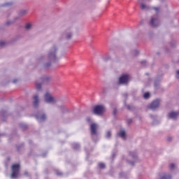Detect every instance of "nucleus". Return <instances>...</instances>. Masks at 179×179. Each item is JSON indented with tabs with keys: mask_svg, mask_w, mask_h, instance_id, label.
I'll return each instance as SVG.
<instances>
[{
	"mask_svg": "<svg viewBox=\"0 0 179 179\" xmlns=\"http://www.w3.org/2000/svg\"><path fill=\"white\" fill-rule=\"evenodd\" d=\"M57 52H58V45H54L48 50L47 56H41L38 61L43 64V68H50L52 62L59 61V59L57 57Z\"/></svg>",
	"mask_w": 179,
	"mask_h": 179,
	"instance_id": "obj_1",
	"label": "nucleus"
},
{
	"mask_svg": "<svg viewBox=\"0 0 179 179\" xmlns=\"http://www.w3.org/2000/svg\"><path fill=\"white\" fill-rule=\"evenodd\" d=\"M50 76H44L40 79V82L36 81V89L38 92L41 90V85H47L50 82Z\"/></svg>",
	"mask_w": 179,
	"mask_h": 179,
	"instance_id": "obj_2",
	"label": "nucleus"
},
{
	"mask_svg": "<svg viewBox=\"0 0 179 179\" xmlns=\"http://www.w3.org/2000/svg\"><path fill=\"white\" fill-rule=\"evenodd\" d=\"M20 171V165L19 164H15L12 166L11 178L15 179L19 177V173Z\"/></svg>",
	"mask_w": 179,
	"mask_h": 179,
	"instance_id": "obj_3",
	"label": "nucleus"
},
{
	"mask_svg": "<svg viewBox=\"0 0 179 179\" xmlns=\"http://www.w3.org/2000/svg\"><path fill=\"white\" fill-rule=\"evenodd\" d=\"M106 111V107L103 105H96L93 108V113L96 115H101Z\"/></svg>",
	"mask_w": 179,
	"mask_h": 179,
	"instance_id": "obj_4",
	"label": "nucleus"
},
{
	"mask_svg": "<svg viewBox=\"0 0 179 179\" xmlns=\"http://www.w3.org/2000/svg\"><path fill=\"white\" fill-rule=\"evenodd\" d=\"M97 128H99V126L96 124L95 123L91 124L90 125L91 136L94 142H96V141H97L94 139V136L95 138H97Z\"/></svg>",
	"mask_w": 179,
	"mask_h": 179,
	"instance_id": "obj_5",
	"label": "nucleus"
},
{
	"mask_svg": "<svg viewBox=\"0 0 179 179\" xmlns=\"http://www.w3.org/2000/svg\"><path fill=\"white\" fill-rule=\"evenodd\" d=\"M129 159H132V161L127 159V162L131 166H134L135 162L138 160V155L136 152H130L129 154Z\"/></svg>",
	"mask_w": 179,
	"mask_h": 179,
	"instance_id": "obj_6",
	"label": "nucleus"
},
{
	"mask_svg": "<svg viewBox=\"0 0 179 179\" xmlns=\"http://www.w3.org/2000/svg\"><path fill=\"white\" fill-rule=\"evenodd\" d=\"M44 98L45 103H48L49 104H55V103H57V100L54 97H52L51 94H50L49 92H46L45 94Z\"/></svg>",
	"mask_w": 179,
	"mask_h": 179,
	"instance_id": "obj_7",
	"label": "nucleus"
},
{
	"mask_svg": "<svg viewBox=\"0 0 179 179\" xmlns=\"http://www.w3.org/2000/svg\"><path fill=\"white\" fill-rule=\"evenodd\" d=\"M150 24V26H152V27H157V26H159L160 20H159L157 16H153L151 17Z\"/></svg>",
	"mask_w": 179,
	"mask_h": 179,
	"instance_id": "obj_8",
	"label": "nucleus"
},
{
	"mask_svg": "<svg viewBox=\"0 0 179 179\" xmlns=\"http://www.w3.org/2000/svg\"><path fill=\"white\" fill-rule=\"evenodd\" d=\"M128 80H129V75H122L119 78V85H127V83H128Z\"/></svg>",
	"mask_w": 179,
	"mask_h": 179,
	"instance_id": "obj_9",
	"label": "nucleus"
},
{
	"mask_svg": "<svg viewBox=\"0 0 179 179\" xmlns=\"http://www.w3.org/2000/svg\"><path fill=\"white\" fill-rule=\"evenodd\" d=\"M160 106V101L159 99H156L153 101L151 104L150 105V110H155Z\"/></svg>",
	"mask_w": 179,
	"mask_h": 179,
	"instance_id": "obj_10",
	"label": "nucleus"
},
{
	"mask_svg": "<svg viewBox=\"0 0 179 179\" xmlns=\"http://www.w3.org/2000/svg\"><path fill=\"white\" fill-rule=\"evenodd\" d=\"M63 36L65 38H66V40H71L73 36L72 31H71V29L66 30Z\"/></svg>",
	"mask_w": 179,
	"mask_h": 179,
	"instance_id": "obj_11",
	"label": "nucleus"
},
{
	"mask_svg": "<svg viewBox=\"0 0 179 179\" xmlns=\"http://www.w3.org/2000/svg\"><path fill=\"white\" fill-rule=\"evenodd\" d=\"M33 106L34 108H37L38 107V103H40V99H38V95H34L33 97Z\"/></svg>",
	"mask_w": 179,
	"mask_h": 179,
	"instance_id": "obj_12",
	"label": "nucleus"
},
{
	"mask_svg": "<svg viewBox=\"0 0 179 179\" xmlns=\"http://www.w3.org/2000/svg\"><path fill=\"white\" fill-rule=\"evenodd\" d=\"M35 117L38 122H43V121H45V114H38L36 115Z\"/></svg>",
	"mask_w": 179,
	"mask_h": 179,
	"instance_id": "obj_13",
	"label": "nucleus"
},
{
	"mask_svg": "<svg viewBox=\"0 0 179 179\" xmlns=\"http://www.w3.org/2000/svg\"><path fill=\"white\" fill-rule=\"evenodd\" d=\"M178 115H179L178 112L172 111L169 113L168 117H169V118H171L172 120H176V118H177L178 117Z\"/></svg>",
	"mask_w": 179,
	"mask_h": 179,
	"instance_id": "obj_14",
	"label": "nucleus"
},
{
	"mask_svg": "<svg viewBox=\"0 0 179 179\" xmlns=\"http://www.w3.org/2000/svg\"><path fill=\"white\" fill-rule=\"evenodd\" d=\"M101 58L104 61V62H107V61H110V59H111V57L108 53H106L104 55H103Z\"/></svg>",
	"mask_w": 179,
	"mask_h": 179,
	"instance_id": "obj_15",
	"label": "nucleus"
},
{
	"mask_svg": "<svg viewBox=\"0 0 179 179\" xmlns=\"http://www.w3.org/2000/svg\"><path fill=\"white\" fill-rule=\"evenodd\" d=\"M159 179H171V175L168 174V173H162L160 176Z\"/></svg>",
	"mask_w": 179,
	"mask_h": 179,
	"instance_id": "obj_16",
	"label": "nucleus"
},
{
	"mask_svg": "<svg viewBox=\"0 0 179 179\" xmlns=\"http://www.w3.org/2000/svg\"><path fill=\"white\" fill-rule=\"evenodd\" d=\"M119 136L122 138V139H127V134L124 130H120V131L118 134Z\"/></svg>",
	"mask_w": 179,
	"mask_h": 179,
	"instance_id": "obj_17",
	"label": "nucleus"
},
{
	"mask_svg": "<svg viewBox=\"0 0 179 179\" xmlns=\"http://www.w3.org/2000/svg\"><path fill=\"white\" fill-rule=\"evenodd\" d=\"M141 9H142V10H145V9L146 10H148L149 9V6L145 5V3H141Z\"/></svg>",
	"mask_w": 179,
	"mask_h": 179,
	"instance_id": "obj_18",
	"label": "nucleus"
},
{
	"mask_svg": "<svg viewBox=\"0 0 179 179\" xmlns=\"http://www.w3.org/2000/svg\"><path fill=\"white\" fill-rule=\"evenodd\" d=\"M25 29L26 30H31V29H33V24H31V23H27L25 25Z\"/></svg>",
	"mask_w": 179,
	"mask_h": 179,
	"instance_id": "obj_19",
	"label": "nucleus"
},
{
	"mask_svg": "<svg viewBox=\"0 0 179 179\" xmlns=\"http://www.w3.org/2000/svg\"><path fill=\"white\" fill-rule=\"evenodd\" d=\"M80 148V145L78 143H73V148L75 150H78Z\"/></svg>",
	"mask_w": 179,
	"mask_h": 179,
	"instance_id": "obj_20",
	"label": "nucleus"
},
{
	"mask_svg": "<svg viewBox=\"0 0 179 179\" xmlns=\"http://www.w3.org/2000/svg\"><path fill=\"white\" fill-rule=\"evenodd\" d=\"M152 9L155 10L157 15H159V13H160V8L159 7H154L152 8Z\"/></svg>",
	"mask_w": 179,
	"mask_h": 179,
	"instance_id": "obj_21",
	"label": "nucleus"
},
{
	"mask_svg": "<svg viewBox=\"0 0 179 179\" xmlns=\"http://www.w3.org/2000/svg\"><path fill=\"white\" fill-rule=\"evenodd\" d=\"M106 138L107 139H110V138H111V131H108L106 132Z\"/></svg>",
	"mask_w": 179,
	"mask_h": 179,
	"instance_id": "obj_22",
	"label": "nucleus"
},
{
	"mask_svg": "<svg viewBox=\"0 0 179 179\" xmlns=\"http://www.w3.org/2000/svg\"><path fill=\"white\" fill-rule=\"evenodd\" d=\"M143 97H144V99H149V97H150V94H149V92H145L143 94Z\"/></svg>",
	"mask_w": 179,
	"mask_h": 179,
	"instance_id": "obj_23",
	"label": "nucleus"
},
{
	"mask_svg": "<svg viewBox=\"0 0 179 179\" xmlns=\"http://www.w3.org/2000/svg\"><path fill=\"white\" fill-rule=\"evenodd\" d=\"M98 166L99 169H104V167H106V164L104 163H99Z\"/></svg>",
	"mask_w": 179,
	"mask_h": 179,
	"instance_id": "obj_24",
	"label": "nucleus"
},
{
	"mask_svg": "<svg viewBox=\"0 0 179 179\" xmlns=\"http://www.w3.org/2000/svg\"><path fill=\"white\" fill-rule=\"evenodd\" d=\"M133 55H134V57H137V55H139V51H138L137 50H134Z\"/></svg>",
	"mask_w": 179,
	"mask_h": 179,
	"instance_id": "obj_25",
	"label": "nucleus"
},
{
	"mask_svg": "<svg viewBox=\"0 0 179 179\" xmlns=\"http://www.w3.org/2000/svg\"><path fill=\"white\" fill-rule=\"evenodd\" d=\"M169 169H170V170H174V169H176V164H171L169 166Z\"/></svg>",
	"mask_w": 179,
	"mask_h": 179,
	"instance_id": "obj_26",
	"label": "nucleus"
},
{
	"mask_svg": "<svg viewBox=\"0 0 179 179\" xmlns=\"http://www.w3.org/2000/svg\"><path fill=\"white\" fill-rule=\"evenodd\" d=\"M141 64H143L144 66H146V65H148V62H146V60H143L141 62Z\"/></svg>",
	"mask_w": 179,
	"mask_h": 179,
	"instance_id": "obj_27",
	"label": "nucleus"
},
{
	"mask_svg": "<svg viewBox=\"0 0 179 179\" xmlns=\"http://www.w3.org/2000/svg\"><path fill=\"white\" fill-rule=\"evenodd\" d=\"M5 41H1L0 42V47H3V45H5Z\"/></svg>",
	"mask_w": 179,
	"mask_h": 179,
	"instance_id": "obj_28",
	"label": "nucleus"
},
{
	"mask_svg": "<svg viewBox=\"0 0 179 179\" xmlns=\"http://www.w3.org/2000/svg\"><path fill=\"white\" fill-rule=\"evenodd\" d=\"M56 174H57V176H62V173L59 171H56Z\"/></svg>",
	"mask_w": 179,
	"mask_h": 179,
	"instance_id": "obj_29",
	"label": "nucleus"
},
{
	"mask_svg": "<svg viewBox=\"0 0 179 179\" xmlns=\"http://www.w3.org/2000/svg\"><path fill=\"white\" fill-rule=\"evenodd\" d=\"M127 108L128 110H131V106L127 105Z\"/></svg>",
	"mask_w": 179,
	"mask_h": 179,
	"instance_id": "obj_30",
	"label": "nucleus"
},
{
	"mask_svg": "<svg viewBox=\"0 0 179 179\" xmlns=\"http://www.w3.org/2000/svg\"><path fill=\"white\" fill-rule=\"evenodd\" d=\"M124 97H128V94L127 93H124Z\"/></svg>",
	"mask_w": 179,
	"mask_h": 179,
	"instance_id": "obj_31",
	"label": "nucleus"
},
{
	"mask_svg": "<svg viewBox=\"0 0 179 179\" xmlns=\"http://www.w3.org/2000/svg\"><path fill=\"white\" fill-rule=\"evenodd\" d=\"M12 24V22H10V21H8V22H6V24Z\"/></svg>",
	"mask_w": 179,
	"mask_h": 179,
	"instance_id": "obj_32",
	"label": "nucleus"
},
{
	"mask_svg": "<svg viewBox=\"0 0 179 179\" xmlns=\"http://www.w3.org/2000/svg\"><path fill=\"white\" fill-rule=\"evenodd\" d=\"M131 122H132V120H128V123H129V124H131Z\"/></svg>",
	"mask_w": 179,
	"mask_h": 179,
	"instance_id": "obj_33",
	"label": "nucleus"
},
{
	"mask_svg": "<svg viewBox=\"0 0 179 179\" xmlns=\"http://www.w3.org/2000/svg\"><path fill=\"white\" fill-rule=\"evenodd\" d=\"M87 120L88 121V122H90V117L87 118Z\"/></svg>",
	"mask_w": 179,
	"mask_h": 179,
	"instance_id": "obj_34",
	"label": "nucleus"
},
{
	"mask_svg": "<svg viewBox=\"0 0 179 179\" xmlns=\"http://www.w3.org/2000/svg\"><path fill=\"white\" fill-rule=\"evenodd\" d=\"M0 115H4L3 113L2 112H0Z\"/></svg>",
	"mask_w": 179,
	"mask_h": 179,
	"instance_id": "obj_35",
	"label": "nucleus"
},
{
	"mask_svg": "<svg viewBox=\"0 0 179 179\" xmlns=\"http://www.w3.org/2000/svg\"><path fill=\"white\" fill-rule=\"evenodd\" d=\"M17 81V80H14L13 83H16Z\"/></svg>",
	"mask_w": 179,
	"mask_h": 179,
	"instance_id": "obj_36",
	"label": "nucleus"
},
{
	"mask_svg": "<svg viewBox=\"0 0 179 179\" xmlns=\"http://www.w3.org/2000/svg\"><path fill=\"white\" fill-rule=\"evenodd\" d=\"M28 174H29V173H28L27 172H25V173H24V175H25V176H27Z\"/></svg>",
	"mask_w": 179,
	"mask_h": 179,
	"instance_id": "obj_37",
	"label": "nucleus"
},
{
	"mask_svg": "<svg viewBox=\"0 0 179 179\" xmlns=\"http://www.w3.org/2000/svg\"><path fill=\"white\" fill-rule=\"evenodd\" d=\"M6 5H10V3H6Z\"/></svg>",
	"mask_w": 179,
	"mask_h": 179,
	"instance_id": "obj_38",
	"label": "nucleus"
},
{
	"mask_svg": "<svg viewBox=\"0 0 179 179\" xmlns=\"http://www.w3.org/2000/svg\"><path fill=\"white\" fill-rule=\"evenodd\" d=\"M143 1H145V0H141L142 2H143Z\"/></svg>",
	"mask_w": 179,
	"mask_h": 179,
	"instance_id": "obj_39",
	"label": "nucleus"
},
{
	"mask_svg": "<svg viewBox=\"0 0 179 179\" xmlns=\"http://www.w3.org/2000/svg\"><path fill=\"white\" fill-rule=\"evenodd\" d=\"M114 114H115V110H114Z\"/></svg>",
	"mask_w": 179,
	"mask_h": 179,
	"instance_id": "obj_40",
	"label": "nucleus"
},
{
	"mask_svg": "<svg viewBox=\"0 0 179 179\" xmlns=\"http://www.w3.org/2000/svg\"><path fill=\"white\" fill-rule=\"evenodd\" d=\"M146 75H148V73H146Z\"/></svg>",
	"mask_w": 179,
	"mask_h": 179,
	"instance_id": "obj_41",
	"label": "nucleus"
}]
</instances>
